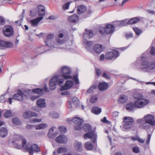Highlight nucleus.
Instances as JSON below:
<instances>
[{
  "mask_svg": "<svg viewBox=\"0 0 155 155\" xmlns=\"http://www.w3.org/2000/svg\"><path fill=\"white\" fill-rule=\"evenodd\" d=\"M13 146L18 149H22L27 150L29 155H33L34 152H38L39 148L36 144H31L27 143L26 140L22 137L20 135H16L12 140Z\"/></svg>",
  "mask_w": 155,
  "mask_h": 155,
  "instance_id": "nucleus-1",
  "label": "nucleus"
},
{
  "mask_svg": "<svg viewBox=\"0 0 155 155\" xmlns=\"http://www.w3.org/2000/svg\"><path fill=\"white\" fill-rule=\"evenodd\" d=\"M144 53L139 58L141 61L140 69L143 72L150 73L155 70V61L147 60Z\"/></svg>",
  "mask_w": 155,
  "mask_h": 155,
  "instance_id": "nucleus-2",
  "label": "nucleus"
},
{
  "mask_svg": "<svg viewBox=\"0 0 155 155\" xmlns=\"http://www.w3.org/2000/svg\"><path fill=\"white\" fill-rule=\"evenodd\" d=\"M133 94V97L135 100L134 104L135 107L142 108L149 103V100L144 98L142 94L138 92L137 90L135 91Z\"/></svg>",
  "mask_w": 155,
  "mask_h": 155,
  "instance_id": "nucleus-3",
  "label": "nucleus"
},
{
  "mask_svg": "<svg viewBox=\"0 0 155 155\" xmlns=\"http://www.w3.org/2000/svg\"><path fill=\"white\" fill-rule=\"evenodd\" d=\"M30 91V90H25L23 91L19 90L18 93L13 95L12 98L17 101H22L24 99H28L29 97Z\"/></svg>",
  "mask_w": 155,
  "mask_h": 155,
  "instance_id": "nucleus-4",
  "label": "nucleus"
},
{
  "mask_svg": "<svg viewBox=\"0 0 155 155\" xmlns=\"http://www.w3.org/2000/svg\"><path fill=\"white\" fill-rule=\"evenodd\" d=\"M58 72H61V74L56 75L57 76H61V78L64 79H69L72 78V77L71 75V68L66 66H63L59 69Z\"/></svg>",
  "mask_w": 155,
  "mask_h": 155,
  "instance_id": "nucleus-5",
  "label": "nucleus"
},
{
  "mask_svg": "<svg viewBox=\"0 0 155 155\" xmlns=\"http://www.w3.org/2000/svg\"><path fill=\"white\" fill-rule=\"evenodd\" d=\"M61 77V76H57L55 75L51 78L49 83V87L51 89H54L56 88L57 84L60 86L62 85L64 80Z\"/></svg>",
  "mask_w": 155,
  "mask_h": 155,
  "instance_id": "nucleus-6",
  "label": "nucleus"
},
{
  "mask_svg": "<svg viewBox=\"0 0 155 155\" xmlns=\"http://www.w3.org/2000/svg\"><path fill=\"white\" fill-rule=\"evenodd\" d=\"M144 121L148 123L152 126L155 125V120L154 117L150 114H147L145 115L143 118L137 119L136 120L137 123L144 122Z\"/></svg>",
  "mask_w": 155,
  "mask_h": 155,
  "instance_id": "nucleus-7",
  "label": "nucleus"
},
{
  "mask_svg": "<svg viewBox=\"0 0 155 155\" xmlns=\"http://www.w3.org/2000/svg\"><path fill=\"white\" fill-rule=\"evenodd\" d=\"M54 37V35L53 34H50L47 35V40L44 41L47 46L51 48L59 47L57 42L52 41Z\"/></svg>",
  "mask_w": 155,
  "mask_h": 155,
  "instance_id": "nucleus-8",
  "label": "nucleus"
},
{
  "mask_svg": "<svg viewBox=\"0 0 155 155\" xmlns=\"http://www.w3.org/2000/svg\"><path fill=\"white\" fill-rule=\"evenodd\" d=\"M134 120L133 118L130 117H125L123 118V127L125 130H128L133 126Z\"/></svg>",
  "mask_w": 155,
  "mask_h": 155,
  "instance_id": "nucleus-9",
  "label": "nucleus"
},
{
  "mask_svg": "<svg viewBox=\"0 0 155 155\" xmlns=\"http://www.w3.org/2000/svg\"><path fill=\"white\" fill-rule=\"evenodd\" d=\"M55 40L56 41L55 42H57L59 47L58 48H57L63 49L67 51H69L70 50V48L68 47L66 48H62L59 47V44L61 45L65 43L66 42V38L65 37H64V34L62 33H60L58 34L55 37Z\"/></svg>",
  "mask_w": 155,
  "mask_h": 155,
  "instance_id": "nucleus-10",
  "label": "nucleus"
},
{
  "mask_svg": "<svg viewBox=\"0 0 155 155\" xmlns=\"http://www.w3.org/2000/svg\"><path fill=\"white\" fill-rule=\"evenodd\" d=\"M72 122L75 124L74 128L75 130H79L81 128V125L83 122V120L78 117H75L72 118Z\"/></svg>",
  "mask_w": 155,
  "mask_h": 155,
  "instance_id": "nucleus-11",
  "label": "nucleus"
},
{
  "mask_svg": "<svg viewBox=\"0 0 155 155\" xmlns=\"http://www.w3.org/2000/svg\"><path fill=\"white\" fill-rule=\"evenodd\" d=\"M119 55L118 51L116 50H113L112 51L107 52L105 55L106 59H115Z\"/></svg>",
  "mask_w": 155,
  "mask_h": 155,
  "instance_id": "nucleus-12",
  "label": "nucleus"
},
{
  "mask_svg": "<svg viewBox=\"0 0 155 155\" xmlns=\"http://www.w3.org/2000/svg\"><path fill=\"white\" fill-rule=\"evenodd\" d=\"M3 33L5 37H10L13 34V28L11 26H6L3 28Z\"/></svg>",
  "mask_w": 155,
  "mask_h": 155,
  "instance_id": "nucleus-13",
  "label": "nucleus"
},
{
  "mask_svg": "<svg viewBox=\"0 0 155 155\" xmlns=\"http://www.w3.org/2000/svg\"><path fill=\"white\" fill-rule=\"evenodd\" d=\"M84 139L86 140L87 139H91L92 142L95 143L97 140V135L94 131H91L90 132L85 134L84 136Z\"/></svg>",
  "mask_w": 155,
  "mask_h": 155,
  "instance_id": "nucleus-14",
  "label": "nucleus"
},
{
  "mask_svg": "<svg viewBox=\"0 0 155 155\" xmlns=\"http://www.w3.org/2000/svg\"><path fill=\"white\" fill-rule=\"evenodd\" d=\"M71 97L70 95L68 97L69 101L67 103L68 107L70 109L74 107V105L76 106L78 102V100L76 97Z\"/></svg>",
  "mask_w": 155,
  "mask_h": 155,
  "instance_id": "nucleus-15",
  "label": "nucleus"
},
{
  "mask_svg": "<svg viewBox=\"0 0 155 155\" xmlns=\"http://www.w3.org/2000/svg\"><path fill=\"white\" fill-rule=\"evenodd\" d=\"M13 46V44L9 41L0 40V49H4L7 48H12Z\"/></svg>",
  "mask_w": 155,
  "mask_h": 155,
  "instance_id": "nucleus-16",
  "label": "nucleus"
},
{
  "mask_svg": "<svg viewBox=\"0 0 155 155\" xmlns=\"http://www.w3.org/2000/svg\"><path fill=\"white\" fill-rule=\"evenodd\" d=\"M74 85V83L71 80H68L65 83L64 85L60 88L61 91L68 90L71 87Z\"/></svg>",
  "mask_w": 155,
  "mask_h": 155,
  "instance_id": "nucleus-17",
  "label": "nucleus"
},
{
  "mask_svg": "<svg viewBox=\"0 0 155 155\" xmlns=\"http://www.w3.org/2000/svg\"><path fill=\"white\" fill-rule=\"evenodd\" d=\"M115 26L110 24L106 25L104 28L105 33L107 34H111L115 30Z\"/></svg>",
  "mask_w": 155,
  "mask_h": 155,
  "instance_id": "nucleus-18",
  "label": "nucleus"
},
{
  "mask_svg": "<svg viewBox=\"0 0 155 155\" xmlns=\"http://www.w3.org/2000/svg\"><path fill=\"white\" fill-rule=\"evenodd\" d=\"M23 117L25 119H27L34 117H38V114L30 110H27L24 112L23 115Z\"/></svg>",
  "mask_w": 155,
  "mask_h": 155,
  "instance_id": "nucleus-19",
  "label": "nucleus"
},
{
  "mask_svg": "<svg viewBox=\"0 0 155 155\" xmlns=\"http://www.w3.org/2000/svg\"><path fill=\"white\" fill-rule=\"evenodd\" d=\"M55 140L57 143H65L67 141V138L64 135H60L56 138Z\"/></svg>",
  "mask_w": 155,
  "mask_h": 155,
  "instance_id": "nucleus-20",
  "label": "nucleus"
},
{
  "mask_svg": "<svg viewBox=\"0 0 155 155\" xmlns=\"http://www.w3.org/2000/svg\"><path fill=\"white\" fill-rule=\"evenodd\" d=\"M83 43L86 49L89 51L92 52L91 47L93 45V42L91 41H88L86 40H83Z\"/></svg>",
  "mask_w": 155,
  "mask_h": 155,
  "instance_id": "nucleus-21",
  "label": "nucleus"
},
{
  "mask_svg": "<svg viewBox=\"0 0 155 155\" xmlns=\"http://www.w3.org/2000/svg\"><path fill=\"white\" fill-rule=\"evenodd\" d=\"M94 52L97 54H100L103 51L102 45L100 44H96L93 47Z\"/></svg>",
  "mask_w": 155,
  "mask_h": 155,
  "instance_id": "nucleus-22",
  "label": "nucleus"
},
{
  "mask_svg": "<svg viewBox=\"0 0 155 155\" xmlns=\"http://www.w3.org/2000/svg\"><path fill=\"white\" fill-rule=\"evenodd\" d=\"M74 149L78 152H81L82 150V145L81 142L76 140L74 142Z\"/></svg>",
  "mask_w": 155,
  "mask_h": 155,
  "instance_id": "nucleus-23",
  "label": "nucleus"
},
{
  "mask_svg": "<svg viewBox=\"0 0 155 155\" xmlns=\"http://www.w3.org/2000/svg\"><path fill=\"white\" fill-rule=\"evenodd\" d=\"M93 35V31L91 30H86L85 31L84 33L83 37L84 40L86 39H90L91 38Z\"/></svg>",
  "mask_w": 155,
  "mask_h": 155,
  "instance_id": "nucleus-24",
  "label": "nucleus"
},
{
  "mask_svg": "<svg viewBox=\"0 0 155 155\" xmlns=\"http://www.w3.org/2000/svg\"><path fill=\"white\" fill-rule=\"evenodd\" d=\"M43 17H39L36 18L31 20L30 21V23L31 26L33 27H36L38 26L39 22L43 18Z\"/></svg>",
  "mask_w": 155,
  "mask_h": 155,
  "instance_id": "nucleus-25",
  "label": "nucleus"
},
{
  "mask_svg": "<svg viewBox=\"0 0 155 155\" xmlns=\"http://www.w3.org/2000/svg\"><path fill=\"white\" fill-rule=\"evenodd\" d=\"M37 106L40 108H44L46 107L45 100L43 98L38 99L37 101Z\"/></svg>",
  "mask_w": 155,
  "mask_h": 155,
  "instance_id": "nucleus-26",
  "label": "nucleus"
},
{
  "mask_svg": "<svg viewBox=\"0 0 155 155\" xmlns=\"http://www.w3.org/2000/svg\"><path fill=\"white\" fill-rule=\"evenodd\" d=\"M108 84L104 82H101L98 85V88L101 91L106 90L108 88Z\"/></svg>",
  "mask_w": 155,
  "mask_h": 155,
  "instance_id": "nucleus-27",
  "label": "nucleus"
},
{
  "mask_svg": "<svg viewBox=\"0 0 155 155\" xmlns=\"http://www.w3.org/2000/svg\"><path fill=\"white\" fill-rule=\"evenodd\" d=\"M137 123L140 124L139 126V127L140 128L146 130L147 131L150 127L151 125L150 124L145 122V121H144V122Z\"/></svg>",
  "mask_w": 155,
  "mask_h": 155,
  "instance_id": "nucleus-28",
  "label": "nucleus"
},
{
  "mask_svg": "<svg viewBox=\"0 0 155 155\" xmlns=\"http://www.w3.org/2000/svg\"><path fill=\"white\" fill-rule=\"evenodd\" d=\"M38 15L40 17H43L45 14V8L42 5H39L38 6Z\"/></svg>",
  "mask_w": 155,
  "mask_h": 155,
  "instance_id": "nucleus-29",
  "label": "nucleus"
},
{
  "mask_svg": "<svg viewBox=\"0 0 155 155\" xmlns=\"http://www.w3.org/2000/svg\"><path fill=\"white\" fill-rule=\"evenodd\" d=\"M55 128L54 127H51L49 130V132L48 134V137L50 138H54L57 136V134L53 133L54 129Z\"/></svg>",
  "mask_w": 155,
  "mask_h": 155,
  "instance_id": "nucleus-30",
  "label": "nucleus"
},
{
  "mask_svg": "<svg viewBox=\"0 0 155 155\" xmlns=\"http://www.w3.org/2000/svg\"><path fill=\"white\" fill-rule=\"evenodd\" d=\"M79 18L78 16L76 14H74L68 17V21L71 23H74L78 21Z\"/></svg>",
  "mask_w": 155,
  "mask_h": 155,
  "instance_id": "nucleus-31",
  "label": "nucleus"
},
{
  "mask_svg": "<svg viewBox=\"0 0 155 155\" xmlns=\"http://www.w3.org/2000/svg\"><path fill=\"white\" fill-rule=\"evenodd\" d=\"M128 21L127 19L124 20H122L120 21H118L116 22V25L117 26H118L119 27L125 26L127 24H129L127 23Z\"/></svg>",
  "mask_w": 155,
  "mask_h": 155,
  "instance_id": "nucleus-32",
  "label": "nucleus"
},
{
  "mask_svg": "<svg viewBox=\"0 0 155 155\" xmlns=\"http://www.w3.org/2000/svg\"><path fill=\"white\" fill-rule=\"evenodd\" d=\"M86 7L83 5H80L78 6L77 9V13L81 14L85 12L86 10Z\"/></svg>",
  "mask_w": 155,
  "mask_h": 155,
  "instance_id": "nucleus-33",
  "label": "nucleus"
},
{
  "mask_svg": "<svg viewBox=\"0 0 155 155\" xmlns=\"http://www.w3.org/2000/svg\"><path fill=\"white\" fill-rule=\"evenodd\" d=\"M126 107L127 110L131 112L134 110V107H135L134 104L130 102L126 104Z\"/></svg>",
  "mask_w": 155,
  "mask_h": 155,
  "instance_id": "nucleus-34",
  "label": "nucleus"
},
{
  "mask_svg": "<svg viewBox=\"0 0 155 155\" xmlns=\"http://www.w3.org/2000/svg\"><path fill=\"white\" fill-rule=\"evenodd\" d=\"M92 112L96 115H98L101 112V109L97 106L93 107L91 109Z\"/></svg>",
  "mask_w": 155,
  "mask_h": 155,
  "instance_id": "nucleus-35",
  "label": "nucleus"
},
{
  "mask_svg": "<svg viewBox=\"0 0 155 155\" xmlns=\"http://www.w3.org/2000/svg\"><path fill=\"white\" fill-rule=\"evenodd\" d=\"M48 127V125L46 123H42L38 125L35 126V127L36 130H39L42 129H44Z\"/></svg>",
  "mask_w": 155,
  "mask_h": 155,
  "instance_id": "nucleus-36",
  "label": "nucleus"
},
{
  "mask_svg": "<svg viewBox=\"0 0 155 155\" xmlns=\"http://www.w3.org/2000/svg\"><path fill=\"white\" fill-rule=\"evenodd\" d=\"M151 136V134H148L147 135V138L146 140V144L144 145L143 147L145 149H148L149 148L150 141Z\"/></svg>",
  "mask_w": 155,
  "mask_h": 155,
  "instance_id": "nucleus-37",
  "label": "nucleus"
},
{
  "mask_svg": "<svg viewBox=\"0 0 155 155\" xmlns=\"http://www.w3.org/2000/svg\"><path fill=\"white\" fill-rule=\"evenodd\" d=\"M8 134V131L6 128L2 127L0 130V135L1 137H6Z\"/></svg>",
  "mask_w": 155,
  "mask_h": 155,
  "instance_id": "nucleus-38",
  "label": "nucleus"
},
{
  "mask_svg": "<svg viewBox=\"0 0 155 155\" xmlns=\"http://www.w3.org/2000/svg\"><path fill=\"white\" fill-rule=\"evenodd\" d=\"M127 100V96L122 95L120 96L118 100L119 103L123 104L126 102Z\"/></svg>",
  "mask_w": 155,
  "mask_h": 155,
  "instance_id": "nucleus-39",
  "label": "nucleus"
},
{
  "mask_svg": "<svg viewBox=\"0 0 155 155\" xmlns=\"http://www.w3.org/2000/svg\"><path fill=\"white\" fill-rule=\"evenodd\" d=\"M140 19L138 18H134L128 21L127 23L129 24H134L139 22Z\"/></svg>",
  "mask_w": 155,
  "mask_h": 155,
  "instance_id": "nucleus-40",
  "label": "nucleus"
},
{
  "mask_svg": "<svg viewBox=\"0 0 155 155\" xmlns=\"http://www.w3.org/2000/svg\"><path fill=\"white\" fill-rule=\"evenodd\" d=\"M131 139L134 141H137L140 143H143L144 141L145 140L144 139H141L138 136H135L132 137H131Z\"/></svg>",
  "mask_w": 155,
  "mask_h": 155,
  "instance_id": "nucleus-41",
  "label": "nucleus"
},
{
  "mask_svg": "<svg viewBox=\"0 0 155 155\" xmlns=\"http://www.w3.org/2000/svg\"><path fill=\"white\" fill-rule=\"evenodd\" d=\"M84 146L86 149L88 150H91L93 148V144L90 142H86Z\"/></svg>",
  "mask_w": 155,
  "mask_h": 155,
  "instance_id": "nucleus-42",
  "label": "nucleus"
},
{
  "mask_svg": "<svg viewBox=\"0 0 155 155\" xmlns=\"http://www.w3.org/2000/svg\"><path fill=\"white\" fill-rule=\"evenodd\" d=\"M31 91L35 94L41 95L43 94V89L42 88H36L33 89Z\"/></svg>",
  "mask_w": 155,
  "mask_h": 155,
  "instance_id": "nucleus-43",
  "label": "nucleus"
},
{
  "mask_svg": "<svg viewBox=\"0 0 155 155\" xmlns=\"http://www.w3.org/2000/svg\"><path fill=\"white\" fill-rule=\"evenodd\" d=\"M68 150L66 147H61L58 148L57 150V152L58 153H65L67 152Z\"/></svg>",
  "mask_w": 155,
  "mask_h": 155,
  "instance_id": "nucleus-44",
  "label": "nucleus"
},
{
  "mask_svg": "<svg viewBox=\"0 0 155 155\" xmlns=\"http://www.w3.org/2000/svg\"><path fill=\"white\" fill-rule=\"evenodd\" d=\"M49 116L53 118H56L59 117V115L58 113L54 111L50 112L49 114Z\"/></svg>",
  "mask_w": 155,
  "mask_h": 155,
  "instance_id": "nucleus-45",
  "label": "nucleus"
},
{
  "mask_svg": "<svg viewBox=\"0 0 155 155\" xmlns=\"http://www.w3.org/2000/svg\"><path fill=\"white\" fill-rule=\"evenodd\" d=\"M83 128L85 131H88L91 129V126L88 124H85L83 126Z\"/></svg>",
  "mask_w": 155,
  "mask_h": 155,
  "instance_id": "nucleus-46",
  "label": "nucleus"
},
{
  "mask_svg": "<svg viewBox=\"0 0 155 155\" xmlns=\"http://www.w3.org/2000/svg\"><path fill=\"white\" fill-rule=\"evenodd\" d=\"M130 78H131L132 79L134 80H135L138 82H140L142 84H143L144 83H145L146 84V85H148V84H152L154 86H155V82H144L142 81H139L138 80L136 79L130 77Z\"/></svg>",
  "mask_w": 155,
  "mask_h": 155,
  "instance_id": "nucleus-47",
  "label": "nucleus"
},
{
  "mask_svg": "<svg viewBox=\"0 0 155 155\" xmlns=\"http://www.w3.org/2000/svg\"><path fill=\"white\" fill-rule=\"evenodd\" d=\"M96 87L97 86L95 85H92L87 90L86 93L87 94H90L92 93L93 92V90L95 89Z\"/></svg>",
  "mask_w": 155,
  "mask_h": 155,
  "instance_id": "nucleus-48",
  "label": "nucleus"
},
{
  "mask_svg": "<svg viewBox=\"0 0 155 155\" xmlns=\"http://www.w3.org/2000/svg\"><path fill=\"white\" fill-rule=\"evenodd\" d=\"M12 122L13 124L19 125L21 124V122L20 120L17 118H14L12 119Z\"/></svg>",
  "mask_w": 155,
  "mask_h": 155,
  "instance_id": "nucleus-49",
  "label": "nucleus"
},
{
  "mask_svg": "<svg viewBox=\"0 0 155 155\" xmlns=\"http://www.w3.org/2000/svg\"><path fill=\"white\" fill-rule=\"evenodd\" d=\"M133 29L135 32L136 34L137 35H140L142 32V30L138 28H133Z\"/></svg>",
  "mask_w": 155,
  "mask_h": 155,
  "instance_id": "nucleus-50",
  "label": "nucleus"
},
{
  "mask_svg": "<svg viewBox=\"0 0 155 155\" xmlns=\"http://www.w3.org/2000/svg\"><path fill=\"white\" fill-rule=\"evenodd\" d=\"M58 129L60 131L63 133H64L67 131V128L64 126H59L58 127Z\"/></svg>",
  "mask_w": 155,
  "mask_h": 155,
  "instance_id": "nucleus-51",
  "label": "nucleus"
},
{
  "mask_svg": "<svg viewBox=\"0 0 155 155\" xmlns=\"http://www.w3.org/2000/svg\"><path fill=\"white\" fill-rule=\"evenodd\" d=\"M31 91L30 92V96L28 98H30L31 100L32 101H34L39 97V96L38 95H31Z\"/></svg>",
  "mask_w": 155,
  "mask_h": 155,
  "instance_id": "nucleus-52",
  "label": "nucleus"
},
{
  "mask_svg": "<svg viewBox=\"0 0 155 155\" xmlns=\"http://www.w3.org/2000/svg\"><path fill=\"white\" fill-rule=\"evenodd\" d=\"M97 96L96 95L92 96L90 99V102L91 103H94L96 102L97 100Z\"/></svg>",
  "mask_w": 155,
  "mask_h": 155,
  "instance_id": "nucleus-53",
  "label": "nucleus"
},
{
  "mask_svg": "<svg viewBox=\"0 0 155 155\" xmlns=\"http://www.w3.org/2000/svg\"><path fill=\"white\" fill-rule=\"evenodd\" d=\"M12 113L10 110H7L5 113L4 116L6 118H9L11 116Z\"/></svg>",
  "mask_w": 155,
  "mask_h": 155,
  "instance_id": "nucleus-54",
  "label": "nucleus"
},
{
  "mask_svg": "<svg viewBox=\"0 0 155 155\" xmlns=\"http://www.w3.org/2000/svg\"><path fill=\"white\" fill-rule=\"evenodd\" d=\"M42 121L41 119L34 118L30 120V122L31 123H34L36 122H40Z\"/></svg>",
  "mask_w": 155,
  "mask_h": 155,
  "instance_id": "nucleus-55",
  "label": "nucleus"
},
{
  "mask_svg": "<svg viewBox=\"0 0 155 155\" xmlns=\"http://www.w3.org/2000/svg\"><path fill=\"white\" fill-rule=\"evenodd\" d=\"M132 151L135 153H139L140 152V151L139 147L137 146L134 147H133Z\"/></svg>",
  "mask_w": 155,
  "mask_h": 155,
  "instance_id": "nucleus-56",
  "label": "nucleus"
},
{
  "mask_svg": "<svg viewBox=\"0 0 155 155\" xmlns=\"http://www.w3.org/2000/svg\"><path fill=\"white\" fill-rule=\"evenodd\" d=\"M71 3V2H68L64 4L63 6V9L64 10H66L68 9Z\"/></svg>",
  "mask_w": 155,
  "mask_h": 155,
  "instance_id": "nucleus-57",
  "label": "nucleus"
},
{
  "mask_svg": "<svg viewBox=\"0 0 155 155\" xmlns=\"http://www.w3.org/2000/svg\"><path fill=\"white\" fill-rule=\"evenodd\" d=\"M37 9H34L30 12V15L32 17L35 16L36 14Z\"/></svg>",
  "mask_w": 155,
  "mask_h": 155,
  "instance_id": "nucleus-58",
  "label": "nucleus"
},
{
  "mask_svg": "<svg viewBox=\"0 0 155 155\" xmlns=\"http://www.w3.org/2000/svg\"><path fill=\"white\" fill-rule=\"evenodd\" d=\"M45 51L44 47V46H42L38 48L36 50L37 52H38L39 54H41L44 52Z\"/></svg>",
  "mask_w": 155,
  "mask_h": 155,
  "instance_id": "nucleus-59",
  "label": "nucleus"
},
{
  "mask_svg": "<svg viewBox=\"0 0 155 155\" xmlns=\"http://www.w3.org/2000/svg\"><path fill=\"white\" fill-rule=\"evenodd\" d=\"M73 79L74 81L76 84H79L78 79V76L77 75H74L73 78Z\"/></svg>",
  "mask_w": 155,
  "mask_h": 155,
  "instance_id": "nucleus-60",
  "label": "nucleus"
},
{
  "mask_svg": "<svg viewBox=\"0 0 155 155\" xmlns=\"http://www.w3.org/2000/svg\"><path fill=\"white\" fill-rule=\"evenodd\" d=\"M150 53L152 55H154L155 54V48L154 47H152L151 48Z\"/></svg>",
  "mask_w": 155,
  "mask_h": 155,
  "instance_id": "nucleus-61",
  "label": "nucleus"
},
{
  "mask_svg": "<svg viewBox=\"0 0 155 155\" xmlns=\"http://www.w3.org/2000/svg\"><path fill=\"white\" fill-rule=\"evenodd\" d=\"M6 101L5 99V95H2L0 97V102L2 103H4Z\"/></svg>",
  "mask_w": 155,
  "mask_h": 155,
  "instance_id": "nucleus-62",
  "label": "nucleus"
},
{
  "mask_svg": "<svg viewBox=\"0 0 155 155\" xmlns=\"http://www.w3.org/2000/svg\"><path fill=\"white\" fill-rule=\"evenodd\" d=\"M99 32L101 34H104V27H100L99 29Z\"/></svg>",
  "mask_w": 155,
  "mask_h": 155,
  "instance_id": "nucleus-63",
  "label": "nucleus"
},
{
  "mask_svg": "<svg viewBox=\"0 0 155 155\" xmlns=\"http://www.w3.org/2000/svg\"><path fill=\"white\" fill-rule=\"evenodd\" d=\"M35 126L32 124H28L26 126V128L27 129H32L34 127H35Z\"/></svg>",
  "mask_w": 155,
  "mask_h": 155,
  "instance_id": "nucleus-64",
  "label": "nucleus"
}]
</instances>
